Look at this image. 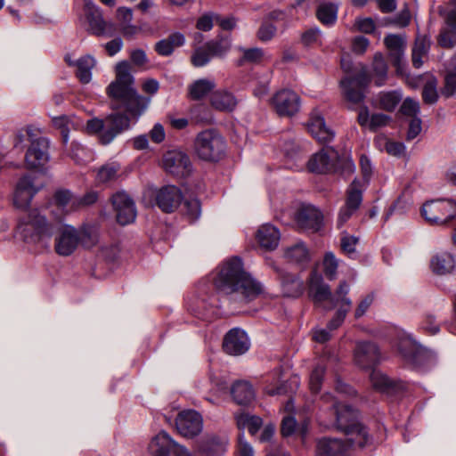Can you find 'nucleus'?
<instances>
[{"label": "nucleus", "instance_id": "43", "mask_svg": "<svg viewBox=\"0 0 456 456\" xmlns=\"http://www.w3.org/2000/svg\"><path fill=\"white\" fill-rule=\"evenodd\" d=\"M318 20L324 25H333L337 20L338 6L331 3H322L316 11Z\"/></svg>", "mask_w": 456, "mask_h": 456}, {"label": "nucleus", "instance_id": "1", "mask_svg": "<svg viewBox=\"0 0 456 456\" xmlns=\"http://www.w3.org/2000/svg\"><path fill=\"white\" fill-rule=\"evenodd\" d=\"M308 286L309 296L319 307L331 310L335 306L339 305L334 317L329 322L327 328L316 329L314 331V339L319 343H324L330 339V331L341 326L351 308L352 301L347 297L350 289L349 285L346 281H341L335 295H332L329 285L324 283L322 276L317 271H313L309 278Z\"/></svg>", "mask_w": 456, "mask_h": 456}, {"label": "nucleus", "instance_id": "51", "mask_svg": "<svg viewBox=\"0 0 456 456\" xmlns=\"http://www.w3.org/2000/svg\"><path fill=\"white\" fill-rule=\"evenodd\" d=\"M53 126L60 129L63 142L69 139V132L71 127L75 126V122L68 118L66 116L55 117L53 118Z\"/></svg>", "mask_w": 456, "mask_h": 456}, {"label": "nucleus", "instance_id": "6", "mask_svg": "<svg viewBox=\"0 0 456 456\" xmlns=\"http://www.w3.org/2000/svg\"><path fill=\"white\" fill-rule=\"evenodd\" d=\"M53 227L42 210L34 208L26 215L20 217L16 234L26 243H36L42 238H50L53 234Z\"/></svg>", "mask_w": 456, "mask_h": 456}, {"label": "nucleus", "instance_id": "55", "mask_svg": "<svg viewBox=\"0 0 456 456\" xmlns=\"http://www.w3.org/2000/svg\"><path fill=\"white\" fill-rule=\"evenodd\" d=\"M456 93V68L448 70L444 77V86L442 94L450 97Z\"/></svg>", "mask_w": 456, "mask_h": 456}, {"label": "nucleus", "instance_id": "22", "mask_svg": "<svg viewBox=\"0 0 456 456\" xmlns=\"http://www.w3.org/2000/svg\"><path fill=\"white\" fill-rule=\"evenodd\" d=\"M229 438L226 435H209L204 437L199 444V453L201 456H223L226 452Z\"/></svg>", "mask_w": 456, "mask_h": 456}, {"label": "nucleus", "instance_id": "9", "mask_svg": "<svg viewBox=\"0 0 456 456\" xmlns=\"http://www.w3.org/2000/svg\"><path fill=\"white\" fill-rule=\"evenodd\" d=\"M421 215L430 224L444 225L456 216V202L451 199L427 201L421 208Z\"/></svg>", "mask_w": 456, "mask_h": 456}, {"label": "nucleus", "instance_id": "17", "mask_svg": "<svg viewBox=\"0 0 456 456\" xmlns=\"http://www.w3.org/2000/svg\"><path fill=\"white\" fill-rule=\"evenodd\" d=\"M117 221L126 225L133 223L136 217V209L133 200L125 192H118L112 197Z\"/></svg>", "mask_w": 456, "mask_h": 456}, {"label": "nucleus", "instance_id": "32", "mask_svg": "<svg viewBox=\"0 0 456 456\" xmlns=\"http://www.w3.org/2000/svg\"><path fill=\"white\" fill-rule=\"evenodd\" d=\"M346 445L339 439L322 438L317 441L316 456H343Z\"/></svg>", "mask_w": 456, "mask_h": 456}, {"label": "nucleus", "instance_id": "21", "mask_svg": "<svg viewBox=\"0 0 456 456\" xmlns=\"http://www.w3.org/2000/svg\"><path fill=\"white\" fill-rule=\"evenodd\" d=\"M38 191L39 187L34 185L30 177L24 176L20 178L13 192L12 201L14 207L20 209H26Z\"/></svg>", "mask_w": 456, "mask_h": 456}, {"label": "nucleus", "instance_id": "39", "mask_svg": "<svg viewBox=\"0 0 456 456\" xmlns=\"http://www.w3.org/2000/svg\"><path fill=\"white\" fill-rule=\"evenodd\" d=\"M430 48V39L426 37H418L412 48V63L415 68H420L424 63Z\"/></svg>", "mask_w": 456, "mask_h": 456}, {"label": "nucleus", "instance_id": "60", "mask_svg": "<svg viewBox=\"0 0 456 456\" xmlns=\"http://www.w3.org/2000/svg\"><path fill=\"white\" fill-rule=\"evenodd\" d=\"M401 112L403 115L411 117V118H418L417 115L419 112V104L418 102L412 100V99H405L401 106Z\"/></svg>", "mask_w": 456, "mask_h": 456}, {"label": "nucleus", "instance_id": "34", "mask_svg": "<svg viewBox=\"0 0 456 456\" xmlns=\"http://www.w3.org/2000/svg\"><path fill=\"white\" fill-rule=\"evenodd\" d=\"M54 207L60 211L55 216L56 220H61L64 213L73 211L77 208V197L74 196L68 190L57 191L54 195Z\"/></svg>", "mask_w": 456, "mask_h": 456}, {"label": "nucleus", "instance_id": "40", "mask_svg": "<svg viewBox=\"0 0 456 456\" xmlns=\"http://www.w3.org/2000/svg\"><path fill=\"white\" fill-rule=\"evenodd\" d=\"M95 64L96 61L91 55L83 56L76 61V74L82 83L87 84L91 81L92 69L94 68Z\"/></svg>", "mask_w": 456, "mask_h": 456}, {"label": "nucleus", "instance_id": "36", "mask_svg": "<svg viewBox=\"0 0 456 456\" xmlns=\"http://www.w3.org/2000/svg\"><path fill=\"white\" fill-rule=\"evenodd\" d=\"M211 105L217 110L232 111L237 106L236 97L227 90H216L210 98Z\"/></svg>", "mask_w": 456, "mask_h": 456}, {"label": "nucleus", "instance_id": "53", "mask_svg": "<svg viewBox=\"0 0 456 456\" xmlns=\"http://www.w3.org/2000/svg\"><path fill=\"white\" fill-rule=\"evenodd\" d=\"M212 56H223L231 48V43L228 39L210 41L206 44Z\"/></svg>", "mask_w": 456, "mask_h": 456}, {"label": "nucleus", "instance_id": "15", "mask_svg": "<svg viewBox=\"0 0 456 456\" xmlns=\"http://www.w3.org/2000/svg\"><path fill=\"white\" fill-rule=\"evenodd\" d=\"M307 126L310 134L321 143H328L335 137V132L326 124L321 109L312 110Z\"/></svg>", "mask_w": 456, "mask_h": 456}, {"label": "nucleus", "instance_id": "29", "mask_svg": "<svg viewBox=\"0 0 456 456\" xmlns=\"http://www.w3.org/2000/svg\"><path fill=\"white\" fill-rule=\"evenodd\" d=\"M280 238L279 230L270 224L261 225L256 233V239L260 247L269 250H273L278 246Z\"/></svg>", "mask_w": 456, "mask_h": 456}, {"label": "nucleus", "instance_id": "45", "mask_svg": "<svg viewBox=\"0 0 456 456\" xmlns=\"http://www.w3.org/2000/svg\"><path fill=\"white\" fill-rule=\"evenodd\" d=\"M370 379L372 387L380 392L388 391L393 385L392 381L386 374L376 369L372 370Z\"/></svg>", "mask_w": 456, "mask_h": 456}, {"label": "nucleus", "instance_id": "50", "mask_svg": "<svg viewBox=\"0 0 456 456\" xmlns=\"http://www.w3.org/2000/svg\"><path fill=\"white\" fill-rule=\"evenodd\" d=\"M323 273L330 280H334L337 276V270L338 267V260L331 252L325 254L323 262Z\"/></svg>", "mask_w": 456, "mask_h": 456}, {"label": "nucleus", "instance_id": "8", "mask_svg": "<svg viewBox=\"0 0 456 456\" xmlns=\"http://www.w3.org/2000/svg\"><path fill=\"white\" fill-rule=\"evenodd\" d=\"M198 156L204 160H217L225 151V141L215 129H206L198 134L194 142Z\"/></svg>", "mask_w": 456, "mask_h": 456}, {"label": "nucleus", "instance_id": "46", "mask_svg": "<svg viewBox=\"0 0 456 456\" xmlns=\"http://www.w3.org/2000/svg\"><path fill=\"white\" fill-rule=\"evenodd\" d=\"M402 99V94L398 92L382 93L379 96V103L380 108L391 111L393 110Z\"/></svg>", "mask_w": 456, "mask_h": 456}, {"label": "nucleus", "instance_id": "56", "mask_svg": "<svg viewBox=\"0 0 456 456\" xmlns=\"http://www.w3.org/2000/svg\"><path fill=\"white\" fill-rule=\"evenodd\" d=\"M354 26L356 30L365 34H372L376 29L375 21L369 17L356 18Z\"/></svg>", "mask_w": 456, "mask_h": 456}, {"label": "nucleus", "instance_id": "7", "mask_svg": "<svg viewBox=\"0 0 456 456\" xmlns=\"http://www.w3.org/2000/svg\"><path fill=\"white\" fill-rule=\"evenodd\" d=\"M130 120L126 115H110L104 121L93 118L86 123V131L89 134H100V140L103 144L110 143L119 133L129 127Z\"/></svg>", "mask_w": 456, "mask_h": 456}, {"label": "nucleus", "instance_id": "28", "mask_svg": "<svg viewBox=\"0 0 456 456\" xmlns=\"http://www.w3.org/2000/svg\"><path fill=\"white\" fill-rule=\"evenodd\" d=\"M281 291L285 297H297L304 291L303 281L295 274L279 270Z\"/></svg>", "mask_w": 456, "mask_h": 456}, {"label": "nucleus", "instance_id": "23", "mask_svg": "<svg viewBox=\"0 0 456 456\" xmlns=\"http://www.w3.org/2000/svg\"><path fill=\"white\" fill-rule=\"evenodd\" d=\"M182 193L175 185H166L156 192L158 207L164 212H173L181 203Z\"/></svg>", "mask_w": 456, "mask_h": 456}, {"label": "nucleus", "instance_id": "25", "mask_svg": "<svg viewBox=\"0 0 456 456\" xmlns=\"http://www.w3.org/2000/svg\"><path fill=\"white\" fill-rule=\"evenodd\" d=\"M297 222L304 229L317 232L322 226L323 216L314 206H302L297 213Z\"/></svg>", "mask_w": 456, "mask_h": 456}, {"label": "nucleus", "instance_id": "12", "mask_svg": "<svg viewBox=\"0 0 456 456\" xmlns=\"http://www.w3.org/2000/svg\"><path fill=\"white\" fill-rule=\"evenodd\" d=\"M175 428L183 437H195L202 432L203 418L197 411L183 410L175 418Z\"/></svg>", "mask_w": 456, "mask_h": 456}, {"label": "nucleus", "instance_id": "26", "mask_svg": "<svg viewBox=\"0 0 456 456\" xmlns=\"http://www.w3.org/2000/svg\"><path fill=\"white\" fill-rule=\"evenodd\" d=\"M384 44L389 51L393 64L400 71L403 61L405 40L400 35L388 34L384 38Z\"/></svg>", "mask_w": 456, "mask_h": 456}, {"label": "nucleus", "instance_id": "13", "mask_svg": "<svg viewBox=\"0 0 456 456\" xmlns=\"http://www.w3.org/2000/svg\"><path fill=\"white\" fill-rule=\"evenodd\" d=\"M85 13L90 33L98 37L112 35L113 24L104 20L100 8L92 0H85Z\"/></svg>", "mask_w": 456, "mask_h": 456}, {"label": "nucleus", "instance_id": "5", "mask_svg": "<svg viewBox=\"0 0 456 456\" xmlns=\"http://www.w3.org/2000/svg\"><path fill=\"white\" fill-rule=\"evenodd\" d=\"M97 231L91 226L75 228L69 224L59 227L54 240V248L58 255L70 256L79 245L90 248L98 243Z\"/></svg>", "mask_w": 456, "mask_h": 456}, {"label": "nucleus", "instance_id": "59", "mask_svg": "<svg viewBox=\"0 0 456 456\" xmlns=\"http://www.w3.org/2000/svg\"><path fill=\"white\" fill-rule=\"evenodd\" d=\"M357 243L358 238L355 236L345 234L341 238V248L349 256H353L355 254V247Z\"/></svg>", "mask_w": 456, "mask_h": 456}, {"label": "nucleus", "instance_id": "11", "mask_svg": "<svg viewBox=\"0 0 456 456\" xmlns=\"http://www.w3.org/2000/svg\"><path fill=\"white\" fill-rule=\"evenodd\" d=\"M364 184L354 179L346 191V203L340 208L338 215L337 225L342 227L351 216L358 210L362 201Z\"/></svg>", "mask_w": 456, "mask_h": 456}, {"label": "nucleus", "instance_id": "48", "mask_svg": "<svg viewBox=\"0 0 456 456\" xmlns=\"http://www.w3.org/2000/svg\"><path fill=\"white\" fill-rule=\"evenodd\" d=\"M212 54L210 51H208V47L205 45L202 47H198L194 50L191 54V61L194 67L200 68L207 65L211 58Z\"/></svg>", "mask_w": 456, "mask_h": 456}, {"label": "nucleus", "instance_id": "42", "mask_svg": "<svg viewBox=\"0 0 456 456\" xmlns=\"http://www.w3.org/2000/svg\"><path fill=\"white\" fill-rule=\"evenodd\" d=\"M239 51L241 53L240 58L238 61V65L242 66L245 63L259 64L265 59H268L265 52L259 47L245 48L240 47Z\"/></svg>", "mask_w": 456, "mask_h": 456}, {"label": "nucleus", "instance_id": "47", "mask_svg": "<svg viewBox=\"0 0 456 456\" xmlns=\"http://www.w3.org/2000/svg\"><path fill=\"white\" fill-rule=\"evenodd\" d=\"M183 211L190 221L197 220L201 214L200 201L195 198L185 199L183 204Z\"/></svg>", "mask_w": 456, "mask_h": 456}, {"label": "nucleus", "instance_id": "63", "mask_svg": "<svg viewBox=\"0 0 456 456\" xmlns=\"http://www.w3.org/2000/svg\"><path fill=\"white\" fill-rule=\"evenodd\" d=\"M297 430V421L292 416H286L281 421V434L283 436H289Z\"/></svg>", "mask_w": 456, "mask_h": 456}, {"label": "nucleus", "instance_id": "62", "mask_svg": "<svg viewBox=\"0 0 456 456\" xmlns=\"http://www.w3.org/2000/svg\"><path fill=\"white\" fill-rule=\"evenodd\" d=\"M384 148L386 151L395 157H402L405 152V146L402 142L386 140Z\"/></svg>", "mask_w": 456, "mask_h": 456}, {"label": "nucleus", "instance_id": "31", "mask_svg": "<svg viewBox=\"0 0 456 456\" xmlns=\"http://www.w3.org/2000/svg\"><path fill=\"white\" fill-rule=\"evenodd\" d=\"M397 348L403 358L412 364H417L422 355L421 348L410 336L400 338Z\"/></svg>", "mask_w": 456, "mask_h": 456}, {"label": "nucleus", "instance_id": "3", "mask_svg": "<svg viewBox=\"0 0 456 456\" xmlns=\"http://www.w3.org/2000/svg\"><path fill=\"white\" fill-rule=\"evenodd\" d=\"M134 84L130 64L120 61L116 65V78L107 87V94L113 102V108L126 110L136 121L146 110L151 99L140 95Z\"/></svg>", "mask_w": 456, "mask_h": 456}, {"label": "nucleus", "instance_id": "30", "mask_svg": "<svg viewBox=\"0 0 456 456\" xmlns=\"http://www.w3.org/2000/svg\"><path fill=\"white\" fill-rule=\"evenodd\" d=\"M438 44L444 48H453L456 45V12H448L445 17V27L441 29Z\"/></svg>", "mask_w": 456, "mask_h": 456}, {"label": "nucleus", "instance_id": "49", "mask_svg": "<svg viewBox=\"0 0 456 456\" xmlns=\"http://www.w3.org/2000/svg\"><path fill=\"white\" fill-rule=\"evenodd\" d=\"M301 43L307 47L322 45V31L317 27L306 29L301 35Z\"/></svg>", "mask_w": 456, "mask_h": 456}, {"label": "nucleus", "instance_id": "14", "mask_svg": "<svg viewBox=\"0 0 456 456\" xmlns=\"http://www.w3.org/2000/svg\"><path fill=\"white\" fill-rule=\"evenodd\" d=\"M162 166L167 173L176 177H185L191 170L188 155L178 150L167 151L163 156Z\"/></svg>", "mask_w": 456, "mask_h": 456}, {"label": "nucleus", "instance_id": "4", "mask_svg": "<svg viewBox=\"0 0 456 456\" xmlns=\"http://www.w3.org/2000/svg\"><path fill=\"white\" fill-rule=\"evenodd\" d=\"M324 403L332 408L334 419L322 423L325 428H335L347 436L351 446L364 447L369 443L368 432L357 421V412L347 404H341L338 398L330 394L322 396Z\"/></svg>", "mask_w": 456, "mask_h": 456}, {"label": "nucleus", "instance_id": "38", "mask_svg": "<svg viewBox=\"0 0 456 456\" xmlns=\"http://www.w3.org/2000/svg\"><path fill=\"white\" fill-rule=\"evenodd\" d=\"M387 63L383 54L381 53H376L373 57L370 72V78L374 81L376 86H381L385 84L387 78Z\"/></svg>", "mask_w": 456, "mask_h": 456}, {"label": "nucleus", "instance_id": "24", "mask_svg": "<svg viewBox=\"0 0 456 456\" xmlns=\"http://www.w3.org/2000/svg\"><path fill=\"white\" fill-rule=\"evenodd\" d=\"M368 82L369 78L365 74H362L355 77H345L340 81V86L346 99L354 103H358L363 98L362 91Z\"/></svg>", "mask_w": 456, "mask_h": 456}, {"label": "nucleus", "instance_id": "52", "mask_svg": "<svg viewBox=\"0 0 456 456\" xmlns=\"http://www.w3.org/2000/svg\"><path fill=\"white\" fill-rule=\"evenodd\" d=\"M118 170V168L117 165L107 164L99 169L96 179L99 183L110 182L117 177Z\"/></svg>", "mask_w": 456, "mask_h": 456}, {"label": "nucleus", "instance_id": "20", "mask_svg": "<svg viewBox=\"0 0 456 456\" xmlns=\"http://www.w3.org/2000/svg\"><path fill=\"white\" fill-rule=\"evenodd\" d=\"M249 339L246 332L240 329L231 330L224 337V350L231 355H240L249 349Z\"/></svg>", "mask_w": 456, "mask_h": 456}, {"label": "nucleus", "instance_id": "27", "mask_svg": "<svg viewBox=\"0 0 456 456\" xmlns=\"http://www.w3.org/2000/svg\"><path fill=\"white\" fill-rule=\"evenodd\" d=\"M337 153L332 149H323L312 156L307 162V167L314 173H324L333 166Z\"/></svg>", "mask_w": 456, "mask_h": 456}, {"label": "nucleus", "instance_id": "16", "mask_svg": "<svg viewBox=\"0 0 456 456\" xmlns=\"http://www.w3.org/2000/svg\"><path fill=\"white\" fill-rule=\"evenodd\" d=\"M272 104L279 116L290 117L299 110L300 99L291 90H281L272 98Z\"/></svg>", "mask_w": 456, "mask_h": 456}, {"label": "nucleus", "instance_id": "44", "mask_svg": "<svg viewBox=\"0 0 456 456\" xmlns=\"http://www.w3.org/2000/svg\"><path fill=\"white\" fill-rule=\"evenodd\" d=\"M285 258L291 263L302 264L309 259V253L303 243H297L286 248Z\"/></svg>", "mask_w": 456, "mask_h": 456}, {"label": "nucleus", "instance_id": "33", "mask_svg": "<svg viewBox=\"0 0 456 456\" xmlns=\"http://www.w3.org/2000/svg\"><path fill=\"white\" fill-rule=\"evenodd\" d=\"M455 267V260L452 254L446 251L438 252L430 260V268L437 275L451 273Z\"/></svg>", "mask_w": 456, "mask_h": 456}, {"label": "nucleus", "instance_id": "57", "mask_svg": "<svg viewBox=\"0 0 456 456\" xmlns=\"http://www.w3.org/2000/svg\"><path fill=\"white\" fill-rule=\"evenodd\" d=\"M422 96L425 102L428 104L435 103L438 99V94L436 89V81H428L422 91Z\"/></svg>", "mask_w": 456, "mask_h": 456}, {"label": "nucleus", "instance_id": "37", "mask_svg": "<svg viewBox=\"0 0 456 456\" xmlns=\"http://www.w3.org/2000/svg\"><path fill=\"white\" fill-rule=\"evenodd\" d=\"M231 394L239 404H248L255 398V391L247 381L235 382L231 388Z\"/></svg>", "mask_w": 456, "mask_h": 456}, {"label": "nucleus", "instance_id": "61", "mask_svg": "<svg viewBox=\"0 0 456 456\" xmlns=\"http://www.w3.org/2000/svg\"><path fill=\"white\" fill-rule=\"evenodd\" d=\"M276 33L274 25L269 22H265L261 25L257 31V37L262 42L270 41Z\"/></svg>", "mask_w": 456, "mask_h": 456}, {"label": "nucleus", "instance_id": "10", "mask_svg": "<svg viewBox=\"0 0 456 456\" xmlns=\"http://www.w3.org/2000/svg\"><path fill=\"white\" fill-rule=\"evenodd\" d=\"M148 451L152 456H195L193 452L177 443L166 431H160L151 438Z\"/></svg>", "mask_w": 456, "mask_h": 456}, {"label": "nucleus", "instance_id": "41", "mask_svg": "<svg viewBox=\"0 0 456 456\" xmlns=\"http://www.w3.org/2000/svg\"><path fill=\"white\" fill-rule=\"evenodd\" d=\"M216 87L214 80L202 78L189 86V96L192 100H200Z\"/></svg>", "mask_w": 456, "mask_h": 456}, {"label": "nucleus", "instance_id": "64", "mask_svg": "<svg viewBox=\"0 0 456 456\" xmlns=\"http://www.w3.org/2000/svg\"><path fill=\"white\" fill-rule=\"evenodd\" d=\"M370 45V40L365 37H355L352 42V50L357 54H362L366 52Z\"/></svg>", "mask_w": 456, "mask_h": 456}, {"label": "nucleus", "instance_id": "35", "mask_svg": "<svg viewBox=\"0 0 456 456\" xmlns=\"http://www.w3.org/2000/svg\"><path fill=\"white\" fill-rule=\"evenodd\" d=\"M185 44V37L180 32H174L167 37L156 43L154 49L161 56L171 55L175 49Z\"/></svg>", "mask_w": 456, "mask_h": 456}, {"label": "nucleus", "instance_id": "2", "mask_svg": "<svg viewBox=\"0 0 456 456\" xmlns=\"http://www.w3.org/2000/svg\"><path fill=\"white\" fill-rule=\"evenodd\" d=\"M213 281L229 301L240 305L255 299L263 291L262 285L244 271L241 259L236 256L226 259L216 268Z\"/></svg>", "mask_w": 456, "mask_h": 456}, {"label": "nucleus", "instance_id": "58", "mask_svg": "<svg viewBox=\"0 0 456 456\" xmlns=\"http://www.w3.org/2000/svg\"><path fill=\"white\" fill-rule=\"evenodd\" d=\"M374 301V295L368 294L361 298L359 303L357 304L356 309L354 311V317L359 319L362 317Z\"/></svg>", "mask_w": 456, "mask_h": 456}, {"label": "nucleus", "instance_id": "54", "mask_svg": "<svg viewBox=\"0 0 456 456\" xmlns=\"http://www.w3.org/2000/svg\"><path fill=\"white\" fill-rule=\"evenodd\" d=\"M324 371L325 368L322 365H317L311 372L309 386L312 392L317 393L320 391Z\"/></svg>", "mask_w": 456, "mask_h": 456}, {"label": "nucleus", "instance_id": "18", "mask_svg": "<svg viewBox=\"0 0 456 456\" xmlns=\"http://www.w3.org/2000/svg\"><path fill=\"white\" fill-rule=\"evenodd\" d=\"M354 359L361 369L372 368L381 360L378 346L370 342H360L356 345Z\"/></svg>", "mask_w": 456, "mask_h": 456}, {"label": "nucleus", "instance_id": "19", "mask_svg": "<svg viewBox=\"0 0 456 456\" xmlns=\"http://www.w3.org/2000/svg\"><path fill=\"white\" fill-rule=\"evenodd\" d=\"M48 149L49 141L46 138L33 141L25 156L28 167L36 169L44 167L49 160Z\"/></svg>", "mask_w": 456, "mask_h": 456}]
</instances>
